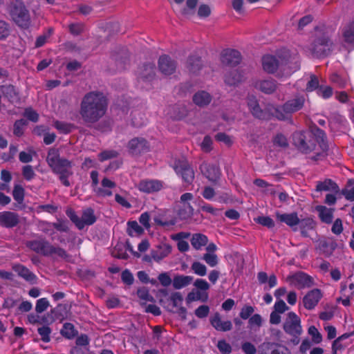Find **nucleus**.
<instances>
[{"mask_svg": "<svg viewBox=\"0 0 354 354\" xmlns=\"http://www.w3.org/2000/svg\"><path fill=\"white\" fill-rule=\"evenodd\" d=\"M324 131L313 127L309 131H296L292 134V144L301 153H309L315 151V155L310 158L317 161L324 158L328 150Z\"/></svg>", "mask_w": 354, "mask_h": 354, "instance_id": "f257e3e1", "label": "nucleus"}, {"mask_svg": "<svg viewBox=\"0 0 354 354\" xmlns=\"http://www.w3.org/2000/svg\"><path fill=\"white\" fill-rule=\"evenodd\" d=\"M108 99L100 91H91L84 95L80 103V115L85 123L94 124L106 113Z\"/></svg>", "mask_w": 354, "mask_h": 354, "instance_id": "f03ea898", "label": "nucleus"}, {"mask_svg": "<svg viewBox=\"0 0 354 354\" xmlns=\"http://www.w3.org/2000/svg\"><path fill=\"white\" fill-rule=\"evenodd\" d=\"M315 32L310 51L314 57H326L332 53L334 46L329 30L324 25H322L316 26Z\"/></svg>", "mask_w": 354, "mask_h": 354, "instance_id": "7ed1b4c3", "label": "nucleus"}, {"mask_svg": "<svg viewBox=\"0 0 354 354\" xmlns=\"http://www.w3.org/2000/svg\"><path fill=\"white\" fill-rule=\"evenodd\" d=\"M46 162L53 173L59 175V179L66 187L71 183L68 178L73 175L72 162L66 158H60L59 149L50 148L46 157Z\"/></svg>", "mask_w": 354, "mask_h": 354, "instance_id": "20e7f679", "label": "nucleus"}, {"mask_svg": "<svg viewBox=\"0 0 354 354\" xmlns=\"http://www.w3.org/2000/svg\"><path fill=\"white\" fill-rule=\"evenodd\" d=\"M8 12L11 20L20 28L28 29L31 18L28 9L21 0H13L8 5Z\"/></svg>", "mask_w": 354, "mask_h": 354, "instance_id": "39448f33", "label": "nucleus"}, {"mask_svg": "<svg viewBox=\"0 0 354 354\" xmlns=\"http://www.w3.org/2000/svg\"><path fill=\"white\" fill-rule=\"evenodd\" d=\"M26 245L31 250L44 257H52L55 254L62 259L68 257V254L64 249L54 246L45 238L28 241L26 243Z\"/></svg>", "mask_w": 354, "mask_h": 354, "instance_id": "423d86ee", "label": "nucleus"}, {"mask_svg": "<svg viewBox=\"0 0 354 354\" xmlns=\"http://www.w3.org/2000/svg\"><path fill=\"white\" fill-rule=\"evenodd\" d=\"M174 169L177 174L181 176L185 183L191 185L193 183L194 179V171L187 160H176L174 162Z\"/></svg>", "mask_w": 354, "mask_h": 354, "instance_id": "0eeeda50", "label": "nucleus"}, {"mask_svg": "<svg viewBox=\"0 0 354 354\" xmlns=\"http://www.w3.org/2000/svg\"><path fill=\"white\" fill-rule=\"evenodd\" d=\"M127 147L131 156H139L149 151L150 145L145 138L136 137L128 142Z\"/></svg>", "mask_w": 354, "mask_h": 354, "instance_id": "6e6552de", "label": "nucleus"}, {"mask_svg": "<svg viewBox=\"0 0 354 354\" xmlns=\"http://www.w3.org/2000/svg\"><path fill=\"white\" fill-rule=\"evenodd\" d=\"M286 281L299 289L310 288L315 284L313 278L301 271L297 272L293 274L288 276Z\"/></svg>", "mask_w": 354, "mask_h": 354, "instance_id": "1a4fd4ad", "label": "nucleus"}, {"mask_svg": "<svg viewBox=\"0 0 354 354\" xmlns=\"http://www.w3.org/2000/svg\"><path fill=\"white\" fill-rule=\"evenodd\" d=\"M300 323V318L294 312H290L283 324V330L290 335H300L302 332Z\"/></svg>", "mask_w": 354, "mask_h": 354, "instance_id": "9d476101", "label": "nucleus"}, {"mask_svg": "<svg viewBox=\"0 0 354 354\" xmlns=\"http://www.w3.org/2000/svg\"><path fill=\"white\" fill-rule=\"evenodd\" d=\"M241 59L242 56L241 53L235 49H224L220 55L221 64L230 67L236 66L241 63Z\"/></svg>", "mask_w": 354, "mask_h": 354, "instance_id": "9b49d317", "label": "nucleus"}, {"mask_svg": "<svg viewBox=\"0 0 354 354\" xmlns=\"http://www.w3.org/2000/svg\"><path fill=\"white\" fill-rule=\"evenodd\" d=\"M259 354H291V352L281 344L263 342L259 346Z\"/></svg>", "mask_w": 354, "mask_h": 354, "instance_id": "f8f14e48", "label": "nucleus"}, {"mask_svg": "<svg viewBox=\"0 0 354 354\" xmlns=\"http://www.w3.org/2000/svg\"><path fill=\"white\" fill-rule=\"evenodd\" d=\"M158 69L165 75H170L175 73L177 62L167 55H162L158 59Z\"/></svg>", "mask_w": 354, "mask_h": 354, "instance_id": "ddd939ff", "label": "nucleus"}, {"mask_svg": "<svg viewBox=\"0 0 354 354\" xmlns=\"http://www.w3.org/2000/svg\"><path fill=\"white\" fill-rule=\"evenodd\" d=\"M247 104L252 115L254 118L259 120H269L270 118V115L260 107L257 100L254 97H248Z\"/></svg>", "mask_w": 354, "mask_h": 354, "instance_id": "4468645a", "label": "nucleus"}, {"mask_svg": "<svg viewBox=\"0 0 354 354\" xmlns=\"http://www.w3.org/2000/svg\"><path fill=\"white\" fill-rule=\"evenodd\" d=\"M200 169L203 176L212 182H216L220 178V169L214 165L203 162L200 166Z\"/></svg>", "mask_w": 354, "mask_h": 354, "instance_id": "2eb2a0df", "label": "nucleus"}, {"mask_svg": "<svg viewBox=\"0 0 354 354\" xmlns=\"http://www.w3.org/2000/svg\"><path fill=\"white\" fill-rule=\"evenodd\" d=\"M322 297L321 290L318 288L309 291L303 298L304 307L308 310L313 309Z\"/></svg>", "mask_w": 354, "mask_h": 354, "instance_id": "dca6fc26", "label": "nucleus"}, {"mask_svg": "<svg viewBox=\"0 0 354 354\" xmlns=\"http://www.w3.org/2000/svg\"><path fill=\"white\" fill-rule=\"evenodd\" d=\"M305 98L304 96H297L293 99L288 100L282 106V111L286 113H292L301 110L304 104Z\"/></svg>", "mask_w": 354, "mask_h": 354, "instance_id": "f3484780", "label": "nucleus"}, {"mask_svg": "<svg viewBox=\"0 0 354 354\" xmlns=\"http://www.w3.org/2000/svg\"><path fill=\"white\" fill-rule=\"evenodd\" d=\"M71 306L65 304H59L55 308L50 310V322L58 319L62 322L66 319L70 313Z\"/></svg>", "mask_w": 354, "mask_h": 354, "instance_id": "a211bd4d", "label": "nucleus"}, {"mask_svg": "<svg viewBox=\"0 0 354 354\" xmlns=\"http://www.w3.org/2000/svg\"><path fill=\"white\" fill-rule=\"evenodd\" d=\"M19 223V216L12 212H3L0 214V225L7 228H12Z\"/></svg>", "mask_w": 354, "mask_h": 354, "instance_id": "6ab92c4d", "label": "nucleus"}, {"mask_svg": "<svg viewBox=\"0 0 354 354\" xmlns=\"http://www.w3.org/2000/svg\"><path fill=\"white\" fill-rule=\"evenodd\" d=\"M185 67L189 73H198L203 67L201 57L196 54L189 55L187 59Z\"/></svg>", "mask_w": 354, "mask_h": 354, "instance_id": "aec40b11", "label": "nucleus"}, {"mask_svg": "<svg viewBox=\"0 0 354 354\" xmlns=\"http://www.w3.org/2000/svg\"><path fill=\"white\" fill-rule=\"evenodd\" d=\"M155 76V65L153 63H145L138 69L139 80L143 82H151Z\"/></svg>", "mask_w": 354, "mask_h": 354, "instance_id": "412c9836", "label": "nucleus"}, {"mask_svg": "<svg viewBox=\"0 0 354 354\" xmlns=\"http://www.w3.org/2000/svg\"><path fill=\"white\" fill-rule=\"evenodd\" d=\"M171 246L168 243H161L156 247V249L151 250L153 259L159 262L167 257L171 252Z\"/></svg>", "mask_w": 354, "mask_h": 354, "instance_id": "4be33fe9", "label": "nucleus"}, {"mask_svg": "<svg viewBox=\"0 0 354 354\" xmlns=\"http://www.w3.org/2000/svg\"><path fill=\"white\" fill-rule=\"evenodd\" d=\"M162 187V183L156 180H141L138 184L139 189L146 193L158 192Z\"/></svg>", "mask_w": 354, "mask_h": 354, "instance_id": "5701e85b", "label": "nucleus"}, {"mask_svg": "<svg viewBox=\"0 0 354 354\" xmlns=\"http://www.w3.org/2000/svg\"><path fill=\"white\" fill-rule=\"evenodd\" d=\"M263 68L268 73H274L279 66V62L276 57L265 55L262 58Z\"/></svg>", "mask_w": 354, "mask_h": 354, "instance_id": "b1692460", "label": "nucleus"}, {"mask_svg": "<svg viewBox=\"0 0 354 354\" xmlns=\"http://www.w3.org/2000/svg\"><path fill=\"white\" fill-rule=\"evenodd\" d=\"M210 323L216 330L219 331H229L232 328L230 321L221 322V315L218 313H216L214 315L210 318Z\"/></svg>", "mask_w": 354, "mask_h": 354, "instance_id": "393cba45", "label": "nucleus"}, {"mask_svg": "<svg viewBox=\"0 0 354 354\" xmlns=\"http://www.w3.org/2000/svg\"><path fill=\"white\" fill-rule=\"evenodd\" d=\"M1 91L5 97H6L11 103H17L19 101V96L15 87L12 84L3 85Z\"/></svg>", "mask_w": 354, "mask_h": 354, "instance_id": "a878e982", "label": "nucleus"}, {"mask_svg": "<svg viewBox=\"0 0 354 354\" xmlns=\"http://www.w3.org/2000/svg\"><path fill=\"white\" fill-rule=\"evenodd\" d=\"M192 100L197 106L204 107L211 102L212 96L205 91H200L193 95Z\"/></svg>", "mask_w": 354, "mask_h": 354, "instance_id": "bb28decb", "label": "nucleus"}, {"mask_svg": "<svg viewBox=\"0 0 354 354\" xmlns=\"http://www.w3.org/2000/svg\"><path fill=\"white\" fill-rule=\"evenodd\" d=\"M315 209L319 213V217L322 222L330 224L333 218V209L328 208L326 206L317 205Z\"/></svg>", "mask_w": 354, "mask_h": 354, "instance_id": "cd10ccee", "label": "nucleus"}, {"mask_svg": "<svg viewBox=\"0 0 354 354\" xmlns=\"http://www.w3.org/2000/svg\"><path fill=\"white\" fill-rule=\"evenodd\" d=\"M316 191H331L335 194L339 192L338 185L331 179H325L324 181H318L316 186Z\"/></svg>", "mask_w": 354, "mask_h": 354, "instance_id": "c85d7f7f", "label": "nucleus"}, {"mask_svg": "<svg viewBox=\"0 0 354 354\" xmlns=\"http://www.w3.org/2000/svg\"><path fill=\"white\" fill-rule=\"evenodd\" d=\"M12 269L19 276L24 278L27 281L32 282L36 279V276L23 265L15 264L12 266Z\"/></svg>", "mask_w": 354, "mask_h": 354, "instance_id": "c756f323", "label": "nucleus"}, {"mask_svg": "<svg viewBox=\"0 0 354 354\" xmlns=\"http://www.w3.org/2000/svg\"><path fill=\"white\" fill-rule=\"evenodd\" d=\"M276 216L279 221L285 223L290 227H294L295 226L297 225L299 223V218L296 212L291 214L277 213Z\"/></svg>", "mask_w": 354, "mask_h": 354, "instance_id": "7c9ffc66", "label": "nucleus"}, {"mask_svg": "<svg viewBox=\"0 0 354 354\" xmlns=\"http://www.w3.org/2000/svg\"><path fill=\"white\" fill-rule=\"evenodd\" d=\"M342 37L344 42L354 44V20L343 28Z\"/></svg>", "mask_w": 354, "mask_h": 354, "instance_id": "2f4dec72", "label": "nucleus"}, {"mask_svg": "<svg viewBox=\"0 0 354 354\" xmlns=\"http://www.w3.org/2000/svg\"><path fill=\"white\" fill-rule=\"evenodd\" d=\"M193 281L191 276L176 275L173 279V287L175 289H180L187 286Z\"/></svg>", "mask_w": 354, "mask_h": 354, "instance_id": "473e14b6", "label": "nucleus"}, {"mask_svg": "<svg viewBox=\"0 0 354 354\" xmlns=\"http://www.w3.org/2000/svg\"><path fill=\"white\" fill-rule=\"evenodd\" d=\"M60 334L66 339H72L77 335L78 331L75 328L73 324L67 322L64 324Z\"/></svg>", "mask_w": 354, "mask_h": 354, "instance_id": "72a5a7b5", "label": "nucleus"}, {"mask_svg": "<svg viewBox=\"0 0 354 354\" xmlns=\"http://www.w3.org/2000/svg\"><path fill=\"white\" fill-rule=\"evenodd\" d=\"M97 220L96 216L94 214V210L91 207H88L84 210L81 218V222L83 225V228L85 225H91Z\"/></svg>", "mask_w": 354, "mask_h": 354, "instance_id": "f704fd0d", "label": "nucleus"}, {"mask_svg": "<svg viewBox=\"0 0 354 354\" xmlns=\"http://www.w3.org/2000/svg\"><path fill=\"white\" fill-rule=\"evenodd\" d=\"M301 229V233L303 236H308V230H312L315 227V223L313 218H306L304 219L299 218L298 224Z\"/></svg>", "mask_w": 354, "mask_h": 354, "instance_id": "c9c22d12", "label": "nucleus"}, {"mask_svg": "<svg viewBox=\"0 0 354 354\" xmlns=\"http://www.w3.org/2000/svg\"><path fill=\"white\" fill-rule=\"evenodd\" d=\"M207 237L199 233L193 234L191 239V244L196 250L201 249L202 246L207 245Z\"/></svg>", "mask_w": 354, "mask_h": 354, "instance_id": "e433bc0d", "label": "nucleus"}, {"mask_svg": "<svg viewBox=\"0 0 354 354\" xmlns=\"http://www.w3.org/2000/svg\"><path fill=\"white\" fill-rule=\"evenodd\" d=\"M113 58L117 64L120 65V68L124 69L125 68V66L129 64V52L126 49H122L120 53L114 55Z\"/></svg>", "mask_w": 354, "mask_h": 354, "instance_id": "4c0bfd02", "label": "nucleus"}, {"mask_svg": "<svg viewBox=\"0 0 354 354\" xmlns=\"http://www.w3.org/2000/svg\"><path fill=\"white\" fill-rule=\"evenodd\" d=\"M224 82L229 86H235L241 82V75L236 70L231 71L225 75Z\"/></svg>", "mask_w": 354, "mask_h": 354, "instance_id": "58836bf2", "label": "nucleus"}, {"mask_svg": "<svg viewBox=\"0 0 354 354\" xmlns=\"http://www.w3.org/2000/svg\"><path fill=\"white\" fill-rule=\"evenodd\" d=\"M277 88L275 81L274 80H263L259 83V88L266 94L273 93Z\"/></svg>", "mask_w": 354, "mask_h": 354, "instance_id": "ea45409f", "label": "nucleus"}, {"mask_svg": "<svg viewBox=\"0 0 354 354\" xmlns=\"http://www.w3.org/2000/svg\"><path fill=\"white\" fill-rule=\"evenodd\" d=\"M111 254L113 257L120 259L127 260L129 258V255L125 252L124 245L122 243H118L114 247Z\"/></svg>", "mask_w": 354, "mask_h": 354, "instance_id": "a19ab883", "label": "nucleus"}, {"mask_svg": "<svg viewBox=\"0 0 354 354\" xmlns=\"http://www.w3.org/2000/svg\"><path fill=\"white\" fill-rule=\"evenodd\" d=\"M54 127L63 133H69L72 131L73 129L75 128V125L73 124L60 122L58 120L54 122Z\"/></svg>", "mask_w": 354, "mask_h": 354, "instance_id": "79ce46f5", "label": "nucleus"}, {"mask_svg": "<svg viewBox=\"0 0 354 354\" xmlns=\"http://www.w3.org/2000/svg\"><path fill=\"white\" fill-rule=\"evenodd\" d=\"M66 214L79 230L83 229L81 218L76 214L75 212L72 208L68 207L66 211Z\"/></svg>", "mask_w": 354, "mask_h": 354, "instance_id": "37998d69", "label": "nucleus"}, {"mask_svg": "<svg viewBox=\"0 0 354 354\" xmlns=\"http://www.w3.org/2000/svg\"><path fill=\"white\" fill-rule=\"evenodd\" d=\"M28 124L25 119H20L15 121L13 127V133L17 137H21L24 134V128Z\"/></svg>", "mask_w": 354, "mask_h": 354, "instance_id": "c03bdc74", "label": "nucleus"}, {"mask_svg": "<svg viewBox=\"0 0 354 354\" xmlns=\"http://www.w3.org/2000/svg\"><path fill=\"white\" fill-rule=\"evenodd\" d=\"M25 190L20 185H15L12 191L14 199L19 203L21 204L24 199Z\"/></svg>", "mask_w": 354, "mask_h": 354, "instance_id": "a18cd8bd", "label": "nucleus"}, {"mask_svg": "<svg viewBox=\"0 0 354 354\" xmlns=\"http://www.w3.org/2000/svg\"><path fill=\"white\" fill-rule=\"evenodd\" d=\"M127 234L130 236H133L132 230L135 231L138 235H141L144 233V229L138 225L136 221H130L127 223Z\"/></svg>", "mask_w": 354, "mask_h": 354, "instance_id": "49530a36", "label": "nucleus"}, {"mask_svg": "<svg viewBox=\"0 0 354 354\" xmlns=\"http://www.w3.org/2000/svg\"><path fill=\"white\" fill-rule=\"evenodd\" d=\"M48 225L53 226L59 232H67L69 230L68 221L66 220L58 219L56 223H47Z\"/></svg>", "mask_w": 354, "mask_h": 354, "instance_id": "de8ad7c7", "label": "nucleus"}, {"mask_svg": "<svg viewBox=\"0 0 354 354\" xmlns=\"http://www.w3.org/2000/svg\"><path fill=\"white\" fill-rule=\"evenodd\" d=\"M194 209L192 206L188 204L187 206L180 209L178 215L181 220H186L193 215Z\"/></svg>", "mask_w": 354, "mask_h": 354, "instance_id": "09e8293b", "label": "nucleus"}, {"mask_svg": "<svg viewBox=\"0 0 354 354\" xmlns=\"http://www.w3.org/2000/svg\"><path fill=\"white\" fill-rule=\"evenodd\" d=\"M308 333L312 337V341L315 344H319L322 341V335L315 326L308 328Z\"/></svg>", "mask_w": 354, "mask_h": 354, "instance_id": "8fccbe9b", "label": "nucleus"}, {"mask_svg": "<svg viewBox=\"0 0 354 354\" xmlns=\"http://www.w3.org/2000/svg\"><path fill=\"white\" fill-rule=\"evenodd\" d=\"M138 297L142 300L154 302V298L149 295V290L146 287H142L137 290Z\"/></svg>", "mask_w": 354, "mask_h": 354, "instance_id": "3c124183", "label": "nucleus"}, {"mask_svg": "<svg viewBox=\"0 0 354 354\" xmlns=\"http://www.w3.org/2000/svg\"><path fill=\"white\" fill-rule=\"evenodd\" d=\"M191 268L195 274L199 276H205L207 273L206 266L198 261H194L192 264Z\"/></svg>", "mask_w": 354, "mask_h": 354, "instance_id": "603ef678", "label": "nucleus"}, {"mask_svg": "<svg viewBox=\"0 0 354 354\" xmlns=\"http://www.w3.org/2000/svg\"><path fill=\"white\" fill-rule=\"evenodd\" d=\"M254 221L268 228H272L274 226V221L269 216H258L254 218Z\"/></svg>", "mask_w": 354, "mask_h": 354, "instance_id": "864d4df0", "label": "nucleus"}, {"mask_svg": "<svg viewBox=\"0 0 354 354\" xmlns=\"http://www.w3.org/2000/svg\"><path fill=\"white\" fill-rule=\"evenodd\" d=\"M38 333L41 336V339L44 342H48L50 340V334L51 333V329L50 327L44 326L37 329Z\"/></svg>", "mask_w": 354, "mask_h": 354, "instance_id": "5fc2aeb1", "label": "nucleus"}, {"mask_svg": "<svg viewBox=\"0 0 354 354\" xmlns=\"http://www.w3.org/2000/svg\"><path fill=\"white\" fill-rule=\"evenodd\" d=\"M49 306V302L46 298H41L37 301L35 310L37 313H41Z\"/></svg>", "mask_w": 354, "mask_h": 354, "instance_id": "6e6d98bb", "label": "nucleus"}, {"mask_svg": "<svg viewBox=\"0 0 354 354\" xmlns=\"http://www.w3.org/2000/svg\"><path fill=\"white\" fill-rule=\"evenodd\" d=\"M320 86L317 77L315 75H310V80L307 84L306 90L308 91H313L316 89L318 90Z\"/></svg>", "mask_w": 354, "mask_h": 354, "instance_id": "4d7b16f0", "label": "nucleus"}, {"mask_svg": "<svg viewBox=\"0 0 354 354\" xmlns=\"http://www.w3.org/2000/svg\"><path fill=\"white\" fill-rule=\"evenodd\" d=\"M121 279L122 282L127 286L132 285L134 281V278L132 273L127 269L122 271L121 274Z\"/></svg>", "mask_w": 354, "mask_h": 354, "instance_id": "13d9d810", "label": "nucleus"}, {"mask_svg": "<svg viewBox=\"0 0 354 354\" xmlns=\"http://www.w3.org/2000/svg\"><path fill=\"white\" fill-rule=\"evenodd\" d=\"M317 92L319 95L324 98H328L333 94V88L329 86L321 85Z\"/></svg>", "mask_w": 354, "mask_h": 354, "instance_id": "bf43d9fd", "label": "nucleus"}, {"mask_svg": "<svg viewBox=\"0 0 354 354\" xmlns=\"http://www.w3.org/2000/svg\"><path fill=\"white\" fill-rule=\"evenodd\" d=\"M217 347L223 354H230L232 350L230 344L227 343L224 339L218 341Z\"/></svg>", "mask_w": 354, "mask_h": 354, "instance_id": "052dcab7", "label": "nucleus"}, {"mask_svg": "<svg viewBox=\"0 0 354 354\" xmlns=\"http://www.w3.org/2000/svg\"><path fill=\"white\" fill-rule=\"evenodd\" d=\"M274 144L281 147H287L288 146V140L282 133H278L274 138Z\"/></svg>", "mask_w": 354, "mask_h": 354, "instance_id": "680f3d73", "label": "nucleus"}, {"mask_svg": "<svg viewBox=\"0 0 354 354\" xmlns=\"http://www.w3.org/2000/svg\"><path fill=\"white\" fill-rule=\"evenodd\" d=\"M9 35L10 28L8 24L0 20V40L6 39Z\"/></svg>", "mask_w": 354, "mask_h": 354, "instance_id": "e2e57ef3", "label": "nucleus"}, {"mask_svg": "<svg viewBox=\"0 0 354 354\" xmlns=\"http://www.w3.org/2000/svg\"><path fill=\"white\" fill-rule=\"evenodd\" d=\"M241 349L245 354H257L255 346L250 342H245L241 344Z\"/></svg>", "mask_w": 354, "mask_h": 354, "instance_id": "0e129e2a", "label": "nucleus"}, {"mask_svg": "<svg viewBox=\"0 0 354 354\" xmlns=\"http://www.w3.org/2000/svg\"><path fill=\"white\" fill-rule=\"evenodd\" d=\"M158 279L159 280L160 284L165 287L169 286L171 283H173V280H171L169 274L167 272H162L158 277Z\"/></svg>", "mask_w": 354, "mask_h": 354, "instance_id": "69168bd1", "label": "nucleus"}, {"mask_svg": "<svg viewBox=\"0 0 354 354\" xmlns=\"http://www.w3.org/2000/svg\"><path fill=\"white\" fill-rule=\"evenodd\" d=\"M203 259L212 267L216 266L218 263V257L215 254L206 253L203 255Z\"/></svg>", "mask_w": 354, "mask_h": 354, "instance_id": "338daca9", "label": "nucleus"}, {"mask_svg": "<svg viewBox=\"0 0 354 354\" xmlns=\"http://www.w3.org/2000/svg\"><path fill=\"white\" fill-rule=\"evenodd\" d=\"M22 174L24 178L27 180H32L35 176L31 165H26L23 167Z\"/></svg>", "mask_w": 354, "mask_h": 354, "instance_id": "774afa93", "label": "nucleus"}]
</instances>
